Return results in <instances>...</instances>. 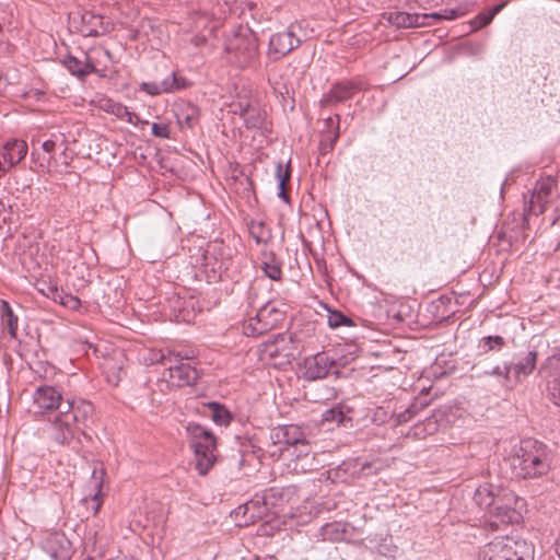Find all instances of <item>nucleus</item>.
Here are the masks:
<instances>
[{
    "label": "nucleus",
    "instance_id": "nucleus-1",
    "mask_svg": "<svg viewBox=\"0 0 560 560\" xmlns=\"http://www.w3.org/2000/svg\"><path fill=\"white\" fill-rule=\"evenodd\" d=\"M66 409L49 419L47 434L58 445H70L75 436L83 432L93 415V405L85 400H66Z\"/></svg>",
    "mask_w": 560,
    "mask_h": 560
},
{
    "label": "nucleus",
    "instance_id": "nucleus-2",
    "mask_svg": "<svg viewBox=\"0 0 560 560\" xmlns=\"http://www.w3.org/2000/svg\"><path fill=\"white\" fill-rule=\"evenodd\" d=\"M513 474L517 478H536L550 468V457L546 445L536 440L521 443L520 451L509 458Z\"/></svg>",
    "mask_w": 560,
    "mask_h": 560
},
{
    "label": "nucleus",
    "instance_id": "nucleus-3",
    "mask_svg": "<svg viewBox=\"0 0 560 560\" xmlns=\"http://www.w3.org/2000/svg\"><path fill=\"white\" fill-rule=\"evenodd\" d=\"M224 51L228 61L240 69H256L260 63L258 38L247 27H240L228 38Z\"/></svg>",
    "mask_w": 560,
    "mask_h": 560
},
{
    "label": "nucleus",
    "instance_id": "nucleus-4",
    "mask_svg": "<svg viewBox=\"0 0 560 560\" xmlns=\"http://www.w3.org/2000/svg\"><path fill=\"white\" fill-rule=\"evenodd\" d=\"M534 553L535 549L530 542L501 536L479 548L478 560H534Z\"/></svg>",
    "mask_w": 560,
    "mask_h": 560
},
{
    "label": "nucleus",
    "instance_id": "nucleus-5",
    "mask_svg": "<svg viewBox=\"0 0 560 560\" xmlns=\"http://www.w3.org/2000/svg\"><path fill=\"white\" fill-rule=\"evenodd\" d=\"M186 432L195 454V468L205 476L217 462L215 438L210 430L195 422L187 424Z\"/></svg>",
    "mask_w": 560,
    "mask_h": 560
},
{
    "label": "nucleus",
    "instance_id": "nucleus-6",
    "mask_svg": "<svg viewBox=\"0 0 560 560\" xmlns=\"http://www.w3.org/2000/svg\"><path fill=\"white\" fill-rule=\"evenodd\" d=\"M557 186V179L552 176L540 177L534 188L524 195L523 215L526 221L532 215H540L545 212L550 201L552 190Z\"/></svg>",
    "mask_w": 560,
    "mask_h": 560
},
{
    "label": "nucleus",
    "instance_id": "nucleus-7",
    "mask_svg": "<svg viewBox=\"0 0 560 560\" xmlns=\"http://www.w3.org/2000/svg\"><path fill=\"white\" fill-rule=\"evenodd\" d=\"M281 306L282 304L273 301L265 303L259 307L255 317L249 318L244 326L245 335L259 336L277 327L285 317V312Z\"/></svg>",
    "mask_w": 560,
    "mask_h": 560
},
{
    "label": "nucleus",
    "instance_id": "nucleus-8",
    "mask_svg": "<svg viewBox=\"0 0 560 560\" xmlns=\"http://www.w3.org/2000/svg\"><path fill=\"white\" fill-rule=\"evenodd\" d=\"M522 502L523 500L516 498L514 493L500 497L492 506V511L487 513L489 516V526L492 529H498L500 524L517 523L522 517L518 511V504Z\"/></svg>",
    "mask_w": 560,
    "mask_h": 560
},
{
    "label": "nucleus",
    "instance_id": "nucleus-9",
    "mask_svg": "<svg viewBox=\"0 0 560 560\" xmlns=\"http://www.w3.org/2000/svg\"><path fill=\"white\" fill-rule=\"evenodd\" d=\"M270 439L273 444L279 445V452L288 451L289 447L302 446L296 456L307 452V439L303 430L296 424H284L273 428L270 432Z\"/></svg>",
    "mask_w": 560,
    "mask_h": 560
},
{
    "label": "nucleus",
    "instance_id": "nucleus-10",
    "mask_svg": "<svg viewBox=\"0 0 560 560\" xmlns=\"http://www.w3.org/2000/svg\"><path fill=\"white\" fill-rule=\"evenodd\" d=\"M362 80H342L334 83L328 92L319 100L322 107H334L350 100L354 93L364 90Z\"/></svg>",
    "mask_w": 560,
    "mask_h": 560
},
{
    "label": "nucleus",
    "instance_id": "nucleus-11",
    "mask_svg": "<svg viewBox=\"0 0 560 560\" xmlns=\"http://www.w3.org/2000/svg\"><path fill=\"white\" fill-rule=\"evenodd\" d=\"M39 546L52 560H68L72 555V545L61 532H46Z\"/></svg>",
    "mask_w": 560,
    "mask_h": 560
},
{
    "label": "nucleus",
    "instance_id": "nucleus-12",
    "mask_svg": "<svg viewBox=\"0 0 560 560\" xmlns=\"http://www.w3.org/2000/svg\"><path fill=\"white\" fill-rule=\"evenodd\" d=\"M300 44L301 40L292 31L278 32L269 38L267 57L272 61H277L298 48Z\"/></svg>",
    "mask_w": 560,
    "mask_h": 560
},
{
    "label": "nucleus",
    "instance_id": "nucleus-13",
    "mask_svg": "<svg viewBox=\"0 0 560 560\" xmlns=\"http://www.w3.org/2000/svg\"><path fill=\"white\" fill-rule=\"evenodd\" d=\"M387 22L397 28H412L429 24L427 20H441L440 13H409L404 11H389L384 13Z\"/></svg>",
    "mask_w": 560,
    "mask_h": 560
},
{
    "label": "nucleus",
    "instance_id": "nucleus-14",
    "mask_svg": "<svg viewBox=\"0 0 560 560\" xmlns=\"http://www.w3.org/2000/svg\"><path fill=\"white\" fill-rule=\"evenodd\" d=\"M27 154L24 140L12 139L0 148V177L20 163Z\"/></svg>",
    "mask_w": 560,
    "mask_h": 560
},
{
    "label": "nucleus",
    "instance_id": "nucleus-15",
    "mask_svg": "<svg viewBox=\"0 0 560 560\" xmlns=\"http://www.w3.org/2000/svg\"><path fill=\"white\" fill-rule=\"evenodd\" d=\"M272 492L273 489H270L261 495L255 494L250 500L237 508V514H243L246 524L264 518L270 511L272 503L269 502V494Z\"/></svg>",
    "mask_w": 560,
    "mask_h": 560
},
{
    "label": "nucleus",
    "instance_id": "nucleus-16",
    "mask_svg": "<svg viewBox=\"0 0 560 560\" xmlns=\"http://www.w3.org/2000/svg\"><path fill=\"white\" fill-rule=\"evenodd\" d=\"M170 366L164 374V378H167V383L173 387L191 386L198 380L197 370L189 363H184L183 360L179 362H170Z\"/></svg>",
    "mask_w": 560,
    "mask_h": 560
},
{
    "label": "nucleus",
    "instance_id": "nucleus-17",
    "mask_svg": "<svg viewBox=\"0 0 560 560\" xmlns=\"http://www.w3.org/2000/svg\"><path fill=\"white\" fill-rule=\"evenodd\" d=\"M335 365V360L325 353H316L315 355L305 358L302 376L306 381H316L326 377L330 369Z\"/></svg>",
    "mask_w": 560,
    "mask_h": 560
},
{
    "label": "nucleus",
    "instance_id": "nucleus-18",
    "mask_svg": "<svg viewBox=\"0 0 560 560\" xmlns=\"http://www.w3.org/2000/svg\"><path fill=\"white\" fill-rule=\"evenodd\" d=\"M34 404L42 411H59L66 409V400L62 399V394L54 386H39L33 396Z\"/></svg>",
    "mask_w": 560,
    "mask_h": 560
},
{
    "label": "nucleus",
    "instance_id": "nucleus-19",
    "mask_svg": "<svg viewBox=\"0 0 560 560\" xmlns=\"http://www.w3.org/2000/svg\"><path fill=\"white\" fill-rule=\"evenodd\" d=\"M187 86V80L183 77H177L175 72H172L165 79L160 82H142L140 90L149 95H160L162 93H172L179 91Z\"/></svg>",
    "mask_w": 560,
    "mask_h": 560
},
{
    "label": "nucleus",
    "instance_id": "nucleus-20",
    "mask_svg": "<svg viewBox=\"0 0 560 560\" xmlns=\"http://www.w3.org/2000/svg\"><path fill=\"white\" fill-rule=\"evenodd\" d=\"M537 355L535 350L514 354L513 361L509 362L512 377L520 381L521 377L530 375L536 369Z\"/></svg>",
    "mask_w": 560,
    "mask_h": 560
},
{
    "label": "nucleus",
    "instance_id": "nucleus-21",
    "mask_svg": "<svg viewBox=\"0 0 560 560\" xmlns=\"http://www.w3.org/2000/svg\"><path fill=\"white\" fill-rule=\"evenodd\" d=\"M291 343V336L287 334H278L273 336L272 339H269L262 345L261 355L264 359H275L278 357L289 359L293 355L292 349L290 347Z\"/></svg>",
    "mask_w": 560,
    "mask_h": 560
},
{
    "label": "nucleus",
    "instance_id": "nucleus-22",
    "mask_svg": "<svg viewBox=\"0 0 560 560\" xmlns=\"http://www.w3.org/2000/svg\"><path fill=\"white\" fill-rule=\"evenodd\" d=\"M173 110L180 129H192L199 122L200 110L191 102L179 101L174 104Z\"/></svg>",
    "mask_w": 560,
    "mask_h": 560
},
{
    "label": "nucleus",
    "instance_id": "nucleus-23",
    "mask_svg": "<svg viewBox=\"0 0 560 560\" xmlns=\"http://www.w3.org/2000/svg\"><path fill=\"white\" fill-rule=\"evenodd\" d=\"M60 61L72 75L80 80H84L90 73L97 72L95 65L86 54H84V60L68 54Z\"/></svg>",
    "mask_w": 560,
    "mask_h": 560
},
{
    "label": "nucleus",
    "instance_id": "nucleus-24",
    "mask_svg": "<svg viewBox=\"0 0 560 560\" xmlns=\"http://www.w3.org/2000/svg\"><path fill=\"white\" fill-rule=\"evenodd\" d=\"M352 408L345 404H337L322 413V422L336 423L343 428H352Z\"/></svg>",
    "mask_w": 560,
    "mask_h": 560
},
{
    "label": "nucleus",
    "instance_id": "nucleus-25",
    "mask_svg": "<svg viewBox=\"0 0 560 560\" xmlns=\"http://www.w3.org/2000/svg\"><path fill=\"white\" fill-rule=\"evenodd\" d=\"M447 411L444 408H439L432 411L421 424L416 425V435H427L435 433L440 428L447 425Z\"/></svg>",
    "mask_w": 560,
    "mask_h": 560
},
{
    "label": "nucleus",
    "instance_id": "nucleus-26",
    "mask_svg": "<svg viewBox=\"0 0 560 560\" xmlns=\"http://www.w3.org/2000/svg\"><path fill=\"white\" fill-rule=\"evenodd\" d=\"M79 32L84 37H97L107 32V25L104 24L102 15L86 11L81 15Z\"/></svg>",
    "mask_w": 560,
    "mask_h": 560
},
{
    "label": "nucleus",
    "instance_id": "nucleus-27",
    "mask_svg": "<svg viewBox=\"0 0 560 560\" xmlns=\"http://www.w3.org/2000/svg\"><path fill=\"white\" fill-rule=\"evenodd\" d=\"M349 525L341 522H331L322 525L316 534L317 540L320 541H343L349 534Z\"/></svg>",
    "mask_w": 560,
    "mask_h": 560
},
{
    "label": "nucleus",
    "instance_id": "nucleus-28",
    "mask_svg": "<svg viewBox=\"0 0 560 560\" xmlns=\"http://www.w3.org/2000/svg\"><path fill=\"white\" fill-rule=\"evenodd\" d=\"M500 498L498 489L491 483H482L476 488L472 500L479 506L480 510L492 511V506Z\"/></svg>",
    "mask_w": 560,
    "mask_h": 560
},
{
    "label": "nucleus",
    "instance_id": "nucleus-29",
    "mask_svg": "<svg viewBox=\"0 0 560 560\" xmlns=\"http://www.w3.org/2000/svg\"><path fill=\"white\" fill-rule=\"evenodd\" d=\"M101 108L108 114L116 116L118 119L127 121L133 126L139 122V117L133 112H130L127 106L115 102L110 98H104L101 101Z\"/></svg>",
    "mask_w": 560,
    "mask_h": 560
},
{
    "label": "nucleus",
    "instance_id": "nucleus-30",
    "mask_svg": "<svg viewBox=\"0 0 560 560\" xmlns=\"http://www.w3.org/2000/svg\"><path fill=\"white\" fill-rule=\"evenodd\" d=\"M538 374L542 380L551 378V375H560V346L550 348L547 358L539 366Z\"/></svg>",
    "mask_w": 560,
    "mask_h": 560
},
{
    "label": "nucleus",
    "instance_id": "nucleus-31",
    "mask_svg": "<svg viewBox=\"0 0 560 560\" xmlns=\"http://www.w3.org/2000/svg\"><path fill=\"white\" fill-rule=\"evenodd\" d=\"M194 358L192 351H187L185 353L182 352H173L167 350H151L149 352V357L147 361L149 364H167L170 362H179L180 360H189Z\"/></svg>",
    "mask_w": 560,
    "mask_h": 560
},
{
    "label": "nucleus",
    "instance_id": "nucleus-32",
    "mask_svg": "<svg viewBox=\"0 0 560 560\" xmlns=\"http://www.w3.org/2000/svg\"><path fill=\"white\" fill-rule=\"evenodd\" d=\"M246 128L248 129H258L262 132H269L270 127L267 121V113L265 109L260 108L258 104H254L250 108V112L243 119Z\"/></svg>",
    "mask_w": 560,
    "mask_h": 560
},
{
    "label": "nucleus",
    "instance_id": "nucleus-33",
    "mask_svg": "<svg viewBox=\"0 0 560 560\" xmlns=\"http://www.w3.org/2000/svg\"><path fill=\"white\" fill-rule=\"evenodd\" d=\"M337 124L334 130H322V137L319 141V153L325 155L331 152L335 148V144L340 136V115L336 114Z\"/></svg>",
    "mask_w": 560,
    "mask_h": 560
},
{
    "label": "nucleus",
    "instance_id": "nucleus-34",
    "mask_svg": "<svg viewBox=\"0 0 560 560\" xmlns=\"http://www.w3.org/2000/svg\"><path fill=\"white\" fill-rule=\"evenodd\" d=\"M0 317L2 324L7 325L10 337L15 339L18 336L19 317L14 314L9 302L5 300H1L0 302Z\"/></svg>",
    "mask_w": 560,
    "mask_h": 560
},
{
    "label": "nucleus",
    "instance_id": "nucleus-35",
    "mask_svg": "<svg viewBox=\"0 0 560 560\" xmlns=\"http://www.w3.org/2000/svg\"><path fill=\"white\" fill-rule=\"evenodd\" d=\"M207 406L209 408V417L217 425L228 427L230 424L233 416L224 405L218 401H209Z\"/></svg>",
    "mask_w": 560,
    "mask_h": 560
},
{
    "label": "nucleus",
    "instance_id": "nucleus-36",
    "mask_svg": "<svg viewBox=\"0 0 560 560\" xmlns=\"http://www.w3.org/2000/svg\"><path fill=\"white\" fill-rule=\"evenodd\" d=\"M354 466L350 462L342 464L327 470V478L332 482H347L348 479L354 475Z\"/></svg>",
    "mask_w": 560,
    "mask_h": 560
},
{
    "label": "nucleus",
    "instance_id": "nucleus-37",
    "mask_svg": "<svg viewBox=\"0 0 560 560\" xmlns=\"http://www.w3.org/2000/svg\"><path fill=\"white\" fill-rule=\"evenodd\" d=\"M483 374L497 377L501 386L510 388L512 374L509 366V361H504L502 364H498L491 370L485 371Z\"/></svg>",
    "mask_w": 560,
    "mask_h": 560
},
{
    "label": "nucleus",
    "instance_id": "nucleus-38",
    "mask_svg": "<svg viewBox=\"0 0 560 560\" xmlns=\"http://www.w3.org/2000/svg\"><path fill=\"white\" fill-rule=\"evenodd\" d=\"M506 345V341L503 337L495 335V336H485L482 337L478 342V348L481 350L482 353H488L491 351L499 352L501 351Z\"/></svg>",
    "mask_w": 560,
    "mask_h": 560
},
{
    "label": "nucleus",
    "instance_id": "nucleus-39",
    "mask_svg": "<svg viewBox=\"0 0 560 560\" xmlns=\"http://www.w3.org/2000/svg\"><path fill=\"white\" fill-rule=\"evenodd\" d=\"M249 234L257 244H267L271 238V232L262 221H250Z\"/></svg>",
    "mask_w": 560,
    "mask_h": 560
},
{
    "label": "nucleus",
    "instance_id": "nucleus-40",
    "mask_svg": "<svg viewBox=\"0 0 560 560\" xmlns=\"http://www.w3.org/2000/svg\"><path fill=\"white\" fill-rule=\"evenodd\" d=\"M261 269L269 279L280 280L282 276L281 265L275 256L268 257L262 261Z\"/></svg>",
    "mask_w": 560,
    "mask_h": 560
},
{
    "label": "nucleus",
    "instance_id": "nucleus-41",
    "mask_svg": "<svg viewBox=\"0 0 560 560\" xmlns=\"http://www.w3.org/2000/svg\"><path fill=\"white\" fill-rule=\"evenodd\" d=\"M546 393L549 400L560 407V375H551V378L545 380Z\"/></svg>",
    "mask_w": 560,
    "mask_h": 560
},
{
    "label": "nucleus",
    "instance_id": "nucleus-42",
    "mask_svg": "<svg viewBox=\"0 0 560 560\" xmlns=\"http://www.w3.org/2000/svg\"><path fill=\"white\" fill-rule=\"evenodd\" d=\"M327 323L330 328H338L341 326H352L353 322L350 317L346 316L339 311H328Z\"/></svg>",
    "mask_w": 560,
    "mask_h": 560
},
{
    "label": "nucleus",
    "instance_id": "nucleus-43",
    "mask_svg": "<svg viewBox=\"0 0 560 560\" xmlns=\"http://www.w3.org/2000/svg\"><path fill=\"white\" fill-rule=\"evenodd\" d=\"M54 300L59 301V303L61 305H63L65 307L71 310V311L78 310L81 305V301L78 296L72 295L70 293H66L63 291H60V292L56 291Z\"/></svg>",
    "mask_w": 560,
    "mask_h": 560
},
{
    "label": "nucleus",
    "instance_id": "nucleus-44",
    "mask_svg": "<svg viewBox=\"0 0 560 560\" xmlns=\"http://www.w3.org/2000/svg\"><path fill=\"white\" fill-rule=\"evenodd\" d=\"M291 516H292V518L296 520L295 521L296 525H303V524L310 523L313 518V514H312L310 504L305 503V504L298 506L296 509H294V511H292Z\"/></svg>",
    "mask_w": 560,
    "mask_h": 560
},
{
    "label": "nucleus",
    "instance_id": "nucleus-45",
    "mask_svg": "<svg viewBox=\"0 0 560 560\" xmlns=\"http://www.w3.org/2000/svg\"><path fill=\"white\" fill-rule=\"evenodd\" d=\"M423 407V405H421L420 407H418L417 404H412L409 408H407L406 410L399 412L397 416H396V424H401V423H405V422H408L409 420H411L413 418V416Z\"/></svg>",
    "mask_w": 560,
    "mask_h": 560
},
{
    "label": "nucleus",
    "instance_id": "nucleus-46",
    "mask_svg": "<svg viewBox=\"0 0 560 560\" xmlns=\"http://www.w3.org/2000/svg\"><path fill=\"white\" fill-rule=\"evenodd\" d=\"M492 21L491 15L488 12H480L470 22L471 28L477 31L487 26Z\"/></svg>",
    "mask_w": 560,
    "mask_h": 560
},
{
    "label": "nucleus",
    "instance_id": "nucleus-47",
    "mask_svg": "<svg viewBox=\"0 0 560 560\" xmlns=\"http://www.w3.org/2000/svg\"><path fill=\"white\" fill-rule=\"evenodd\" d=\"M254 104L255 103L250 101H240L233 104V113L240 115V117L244 119L248 112H250Z\"/></svg>",
    "mask_w": 560,
    "mask_h": 560
},
{
    "label": "nucleus",
    "instance_id": "nucleus-48",
    "mask_svg": "<svg viewBox=\"0 0 560 560\" xmlns=\"http://www.w3.org/2000/svg\"><path fill=\"white\" fill-rule=\"evenodd\" d=\"M152 135L162 139H168L171 137L170 126L166 124L154 122L151 127Z\"/></svg>",
    "mask_w": 560,
    "mask_h": 560
},
{
    "label": "nucleus",
    "instance_id": "nucleus-49",
    "mask_svg": "<svg viewBox=\"0 0 560 560\" xmlns=\"http://www.w3.org/2000/svg\"><path fill=\"white\" fill-rule=\"evenodd\" d=\"M275 176L278 179V184L285 185L287 180L290 178L289 166L283 167L282 163L279 162L276 166Z\"/></svg>",
    "mask_w": 560,
    "mask_h": 560
},
{
    "label": "nucleus",
    "instance_id": "nucleus-50",
    "mask_svg": "<svg viewBox=\"0 0 560 560\" xmlns=\"http://www.w3.org/2000/svg\"><path fill=\"white\" fill-rule=\"evenodd\" d=\"M389 418V413L386 409L383 407L376 408V410L373 413L372 421L373 423L380 425L385 423Z\"/></svg>",
    "mask_w": 560,
    "mask_h": 560
},
{
    "label": "nucleus",
    "instance_id": "nucleus-51",
    "mask_svg": "<svg viewBox=\"0 0 560 560\" xmlns=\"http://www.w3.org/2000/svg\"><path fill=\"white\" fill-rule=\"evenodd\" d=\"M92 477L94 478V487L97 489V491L93 494V498H92V500L96 502V505H95V512H96L101 505V502L98 501V497L101 494L102 476L100 478H97L96 469H94Z\"/></svg>",
    "mask_w": 560,
    "mask_h": 560
},
{
    "label": "nucleus",
    "instance_id": "nucleus-52",
    "mask_svg": "<svg viewBox=\"0 0 560 560\" xmlns=\"http://www.w3.org/2000/svg\"><path fill=\"white\" fill-rule=\"evenodd\" d=\"M463 49H464L465 54L472 56V55L480 54L482 47L480 44L466 43L463 45Z\"/></svg>",
    "mask_w": 560,
    "mask_h": 560
},
{
    "label": "nucleus",
    "instance_id": "nucleus-53",
    "mask_svg": "<svg viewBox=\"0 0 560 560\" xmlns=\"http://www.w3.org/2000/svg\"><path fill=\"white\" fill-rule=\"evenodd\" d=\"M337 124L336 115L329 116L324 119V129L323 130H334Z\"/></svg>",
    "mask_w": 560,
    "mask_h": 560
},
{
    "label": "nucleus",
    "instance_id": "nucleus-54",
    "mask_svg": "<svg viewBox=\"0 0 560 560\" xmlns=\"http://www.w3.org/2000/svg\"><path fill=\"white\" fill-rule=\"evenodd\" d=\"M55 148H56V142L48 139V140H45L43 143H42V149L46 152V153H52L55 151Z\"/></svg>",
    "mask_w": 560,
    "mask_h": 560
},
{
    "label": "nucleus",
    "instance_id": "nucleus-55",
    "mask_svg": "<svg viewBox=\"0 0 560 560\" xmlns=\"http://www.w3.org/2000/svg\"><path fill=\"white\" fill-rule=\"evenodd\" d=\"M191 42L196 47H200L207 43V37L205 35H196Z\"/></svg>",
    "mask_w": 560,
    "mask_h": 560
},
{
    "label": "nucleus",
    "instance_id": "nucleus-56",
    "mask_svg": "<svg viewBox=\"0 0 560 560\" xmlns=\"http://www.w3.org/2000/svg\"><path fill=\"white\" fill-rule=\"evenodd\" d=\"M278 197L281 198L285 202L289 201V197L285 191V185L278 184Z\"/></svg>",
    "mask_w": 560,
    "mask_h": 560
},
{
    "label": "nucleus",
    "instance_id": "nucleus-57",
    "mask_svg": "<svg viewBox=\"0 0 560 560\" xmlns=\"http://www.w3.org/2000/svg\"><path fill=\"white\" fill-rule=\"evenodd\" d=\"M503 7L504 3L497 4L490 11H488V14H490L491 19L493 20V18L502 10Z\"/></svg>",
    "mask_w": 560,
    "mask_h": 560
},
{
    "label": "nucleus",
    "instance_id": "nucleus-58",
    "mask_svg": "<svg viewBox=\"0 0 560 560\" xmlns=\"http://www.w3.org/2000/svg\"><path fill=\"white\" fill-rule=\"evenodd\" d=\"M553 547H555V552L557 553V556L559 557V560H560V532H559L558 538L555 541Z\"/></svg>",
    "mask_w": 560,
    "mask_h": 560
},
{
    "label": "nucleus",
    "instance_id": "nucleus-59",
    "mask_svg": "<svg viewBox=\"0 0 560 560\" xmlns=\"http://www.w3.org/2000/svg\"><path fill=\"white\" fill-rule=\"evenodd\" d=\"M506 180H508V179H504V182H503V183H502V185H501V188H500V192H501V195H502V194H503V191H504V186H505V184H506Z\"/></svg>",
    "mask_w": 560,
    "mask_h": 560
},
{
    "label": "nucleus",
    "instance_id": "nucleus-60",
    "mask_svg": "<svg viewBox=\"0 0 560 560\" xmlns=\"http://www.w3.org/2000/svg\"><path fill=\"white\" fill-rule=\"evenodd\" d=\"M84 560H94V559L89 557V558H86V559H84Z\"/></svg>",
    "mask_w": 560,
    "mask_h": 560
}]
</instances>
